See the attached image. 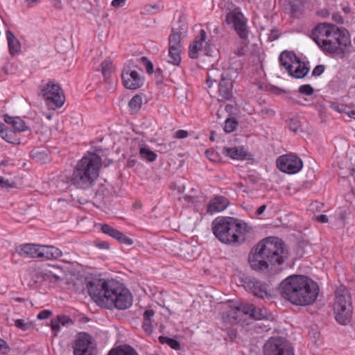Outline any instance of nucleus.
Segmentation results:
<instances>
[{
  "mask_svg": "<svg viewBox=\"0 0 355 355\" xmlns=\"http://www.w3.org/2000/svg\"><path fill=\"white\" fill-rule=\"evenodd\" d=\"M287 255L288 252L282 239L268 237L252 248L248 255V262L253 270L268 272L282 264Z\"/></svg>",
  "mask_w": 355,
  "mask_h": 355,
  "instance_id": "f257e3e1",
  "label": "nucleus"
},
{
  "mask_svg": "<svg viewBox=\"0 0 355 355\" xmlns=\"http://www.w3.org/2000/svg\"><path fill=\"white\" fill-rule=\"evenodd\" d=\"M282 297L297 306L313 304L318 296L319 287L316 282L304 275H291L279 284Z\"/></svg>",
  "mask_w": 355,
  "mask_h": 355,
  "instance_id": "f03ea898",
  "label": "nucleus"
},
{
  "mask_svg": "<svg viewBox=\"0 0 355 355\" xmlns=\"http://www.w3.org/2000/svg\"><path fill=\"white\" fill-rule=\"evenodd\" d=\"M214 236L223 243L232 246L241 245L245 235L252 231L246 223L231 217H218L211 224Z\"/></svg>",
  "mask_w": 355,
  "mask_h": 355,
  "instance_id": "7ed1b4c3",
  "label": "nucleus"
},
{
  "mask_svg": "<svg viewBox=\"0 0 355 355\" xmlns=\"http://www.w3.org/2000/svg\"><path fill=\"white\" fill-rule=\"evenodd\" d=\"M101 166V157L95 153H89L74 167L72 185L80 189L92 188L99 176Z\"/></svg>",
  "mask_w": 355,
  "mask_h": 355,
  "instance_id": "20e7f679",
  "label": "nucleus"
},
{
  "mask_svg": "<svg viewBox=\"0 0 355 355\" xmlns=\"http://www.w3.org/2000/svg\"><path fill=\"white\" fill-rule=\"evenodd\" d=\"M110 290L107 291L108 297L105 296L104 307L112 309L116 308L119 310L128 309L132 304V297L130 291L118 281L109 284Z\"/></svg>",
  "mask_w": 355,
  "mask_h": 355,
  "instance_id": "39448f33",
  "label": "nucleus"
},
{
  "mask_svg": "<svg viewBox=\"0 0 355 355\" xmlns=\"http://www.w3.org/2000/svg\"><path fill=\"white\" fill-rule=\"evenodd\" d=\"M334 311L336 321L342 325L350 322L352 313V297L347 288L344 286H339L336 291Z\"/></svg>",
  "mask_w": 355,
  "mask_h": 355,
  "instance_id": "423d86ee",
  "label": "nucleus"
},
{
  "mask_svg": "<svg viewBox=\"0 0 355 355\" xmlns=\"http://www.w3.org/2000/svg\"><path fill=\"white\" fill-rule=\"evenodd\" d=\"M15 252L23 257L56 259L62 254V251L53 245H40L25 243L17 246Z\"/></svg>",
  "mask_w": 355,
  "mask_h": 355,
  "instance_id": "0eeeda50",
  "label": "nucleus"
},
{
  "mask_svg": "<svg viewBox=\"0 0 355 355\" xmlns=\"http://www.w3.org/2000/svg\"><path fill=\"white\" fill-rule=\"evenodd\" d=\"M351 44L348 31L345 28H339L336 26L331 28L321 49L326 53H334L338 50L343 51Z\"/></svg>",
  "mask_w": 355,
  "mask_h": 355,
  "instance_id": "6e6552de",
  "label": "nucleus"
},
{
  "mask_svg": "<svg viewBox=\"0 0 355 355\" xmlns=\"http://www.w3.org/2000/svg\"><path fill=\"white\" fill-rule=\"evenodd\" d=\"M263 355H295L291 344L284 338L271 337L264 344Z\"/></svg>",
  "mask_w": 355,
  "mask_h": 355,
  "instance_id": "1a4fd4ad",
  "label": "nucleus"
},
{
  "mask_svg": "<svg viewBox=\"0 0 355 355\" xmlns=\"http://www.w3.org/2000/svg\"><path fill=\"white\" fill-rule=\"evenodd\" d=\"M41 93L49 105H53L56 107H61L64 103L65 96L63 90L53 81H49L44 85L41 89Z\"/></svg>",
  "mask_w": 355,
  "mask_h": 355,
  "instance_id": "9d476101",
  "label": "nucleus"
},
{
  "mask_svg": "<svg viewBox=\"0 0 355 355\" xmlns=\"http://www.w3.org/2000/svg\"><path fill=\"white\" fill-rule=\"evenodd\" d=\"M60 279V277L52 270L41 268H31L28 270V284L30 286H37L44 283L55 284Z\"/></svg>",
  "mask_w": 355,
  "mask_h": 355,
  "instance_id": "9b49d317",
  "label": "nucleus"
},
{
  "mask_svg": "<svg viewBox=\"0 0 355 355\" xmlns=\"http://www.w3.org/2000/svg\"><path fill=\"white\" fill-rule=\"evenodd\" d=\"M114 281V279L107 281L99 279L96 282H88L86 287L89 295L96 303L104 306V302H105L104 299H105V296L108 297L107 291L110 290L108 285Z\"/></svg>",
  "mask_w": 355,
  "mask_h": 355,
  "instance_id": "f8f14e48",
  "label": "nucleus"
},
{
  "mask_svg": "<svg viewBox=\"0 0 355 355\" xmlns=\"http://www.w3.org/2000/svg\"><path fill=\"white\" fill-rule=\"evenodd\" d=\"M276 164L280 171L289 174L297 173L303 166L302 159L292 154L284 155L279 157Z\"/></svg>",
  "mask_w": 355,
  "mask_h": 355,
  "instance_id": "ddd939ff",
  "label": "nucleus"
},
{
  "mask_svg": "<svg viewBox=\"0 0 355 355\" xmlns=\"http://www.w3.org/2000/svg\"><path fill=\"white\" fill-rule=\"evenodd\" d=\"M227 24H233L234 28L241 39H246L248 31L246 27V19L243 13L236 8L229 12L225 18Z\"/></svg>",
  "mask_w": 355,
  "mask_h": 355,
  "instance_id": "4468645a",
  "label": "nucleus"
},
{
  "mask_svg": "<svg viewBox=\"0 0 355 355\" xmlns=\"http://www.w3.org/2000/svg\"><path fill=\"white\" fill-rule=\"evenodd\" d=\"M243 286L257 297L264 299L270 297L268 284L250 277L243 279Z\"/></svg>",
  "mask_w": 355,
  "mask_h": 355,
  "instance_id": "2eb2a0df",
  "label": "nucleus"
},
{
  "mask_svg": "<svg viewBox=\"0 0 355 355\" xmlns=\"http://www.w3.org/2000/svg\"><path fill=\"white\" fill-rule=\"evenodd\" d=\"M182 51L181 34L173 31L169 36L168 62L179 66L181 62Z\"/></svg>",
  "mask_w": 355,
  "mask_h": 355,
  "instance_id": "dca6fc26",
  "label": "nucleus"
},
{
  "mask_svg": "<svg viewBox=\"0 0 355 355\" xmlns=\"http://www.w3.org/2000/svg\"><path fill=\"white\" fill-rule=\"evenodd\" d=\"M123 84L129 89H136L142 85V80L136 71L132 70L130 67H125L121 73Z\"/></svg>",
  "mask_w": 355,
  "mask_h": 355,
  "instance_id": "f3484780",
  "label": "nucleus"
},
{
  "mask_svg": "<svg viewBox=\"0 0 355 355\" xmlns=\"http://www.w3.org/2000/svg\"><path fill=\"white\" fill-rule=\"evenodd\" d=\"M335 25L329 23L318 24L311 31V37L321 48L324 40Z\"/></svg>",
  "mask_w": 355,
  "mask_h": 355,
  "instance_id": "a211bd4d",
  "label": "nucleus"
},
{
  "mask_svg": "<svg viewBox=\"0 0 355 355\" xmlns=\"http://www.w3.org/2000/svg\"><path fill=\"white\" fill-rule=\"evenodd\" d=\"M218 93L220 97L224 100H230L233 96L232 75L229 70L225 71V75L221 76L218 85Z\"/></svg>",
  "mask_w": 355,
  "mask_h": 355,
  "instance_id": "6ab92c4d",
  "label": "nucleus"
},
{
  "mask_svg": "<svg viewBox=\"0 0 355 355\" xmlns=\"http://www.w3.org/2000/svg\"><path fill=\"white\" fill-rule=\"evenodd\" d=\"M229 205V200L227 198L218 196L210 200L207 205V211L209 214L220 212L223 211Z\"/></svg>",
  "mask_w": 355,
  "mask_h": 355,
  "instance_id": "aec40b11",
  "label": "nucleus"
},
{
  "mask_svg": "<svg viewBox=\"0 0 355 355\" xmlns=\"http://www.w3.org/2000/svg\"><path fill=\"white\" fill-rule=\"evenodd\" d=\"M206 39V32L204 30H200L199 39L195 40L189 46V55L192 59H196L198 56V52L202 51V44Z\"/></svg>",
  "mask_w": 355,
  "mask_h": 355,
  "instance_id": "412c9836",
  "label": "nucleus"
},
{
  "mask_svg": "<svg viewBox=\"0 0 355 355\" xmlns=\"http://www.w3.org/2000/svg\"><path fill=\"white\" fill-rule=\"evenodd\" d=\"M309 71V68L306 66L304 62L300 60L297 58L294 64V68L288 71L289 75L296 78H303Z\"/></svg>",
  "mask_w": 355,
  "mask_h": 355,
  "instance_id": "4be33fe9",
  "label": "nucleus"
},
{
  "mask_svg": "<svg viewBox=\"0 0 355 355\" xmlns=\"http://www.w3.org/2000/svg\"><path fill=\"white\" fill-rule=\"evenodd\" d=\"M297 59V57L293 52L287 51H283L279 58L281 64L284 67L287 71H290L292 68H294V64Z\"/></svg>",
  "mask_w": 355,
  "mask_h": 355,
  "instance_id": "5701e85b",
  "label": "nucleus"
},
{
  "mask_svg": "<svg viewBox=\"0 0 355 355\" xmlns=\"http://www.w3.org/2000/svg\"><path fill=\"white\" fill-rule=\"evenodd\" d=\"M85 347H94L92 341V337L87 333H79L76 337L74 345V349H84Z\"/></svg>",
  "mask_w": 355,
  "mask_h": 355,
  "instance_id": "b1692460",
  "label": "nucleus"
},
{
  "mask_svg": "<svg viewBox=\"0 0 355 355\" xmlns=\"http://www.w3.org/2000/svg\"><path fill=\"white\" fill-rule=\"evenodd\" d=\"M6 35L8 40L10 53L12 55H15L21 50L20 42L11 31L8 30L6 33Z\"/></svg>",
  "mask_w": 355,
  "mask_h": 355,
  "instance_id": "393cba45",
  "label": "nucleus"
},
{
  "mask_svg": "<svg viewBox=\"0 0 355 355\" xmlns=\"http://www.w3.org/2000/svg\"><path fill=\"white\" fill-rule=\"evenodd\" d=\"M73 324V321L68 316L64 315H58L56 318L51 320V329L55 332V335L60 330V325L68 326Z\"/></svg>",
  "mask_w": 355,
  "mask_h": 355,
  "instance_id": "a878e982",
  "label": "nucleus"
},
{
  "mask_svg": "<svg viewBox=\"0 0 355 355\" xmlns=\"http://www.w3.org/2000/svg\"><path fill=\"white\" fill-rule=\"evenodd\" d=\"M251 308L249 307V304H240L237 306V312H238V324L240 323L241 325L244 324H250V322H248L250 320V314Z\"/></svg>",
  "mask_w": 355,
  "mask_h": 355,
  "instance_id": "bb28decb",
  "label": "nucleus"
},
{
  "mask_svg": "<svg viewBox=\"0 0 355 355\" xmlns=\"http://www.w3.org/2000/svg\"><path fill=\"white\" fill-rule=\"evenodd\" d=\"M223 153L233 159H244L246 156V153L242 147H225L223 149Z\"/></svg>",
  "mask_w": 355,
  "mask_h": 355,
  "instance_id": "cd10ccee",
  "label": "nucleus"
},
{
  "mask_svg": "<svg viewBox=\"0 0 355 355\" xmlns=\"http://www.w3.org/2000/svg\"><path fill=\"white\" fill-rule=\"evenodd\" d=\"M55 184L61 191H66L70 185H72V175L62 173L58 175Z\"/></svg>",
  "mask_w": 355,
  "mask_h": 355,
  "instance_id": "c85d7f7f",
  "label": "nucleus"
},
{
  "mask_svg": "<svg viewBox=\"0 0 355 355\" xmlns=\"http://www.w3.org/2000/svg\"><path fill=\"white\" fill-rule=\"evenodd\" d=\"M154 315L155 311L153 309H147L143 314L144 322L142 328L145 333L148 335L151 334L153 332L152 318H153Z\"/></svg>",
  "mask_w": 355,
  "mask_h": 355,
  "instance_id": "c756f323",
  "label": "nucleus"
},
{
  "mask_svg": "<svg viewBox=\"0 0 355 355\" xmlns=\"http://www.w3.org/2000/svg\"><path fill=\"white\" fill-rule=\"evenodd\" d=\"M107 355H139L137 351L129 345L112 349Z\"/></svg>",
  "mask_w": 355,
  "mask_h": 355,
  "instance_id": "7c9ffc66",
  "label": "nucleus"
},
{
  "mask_svg": "<svg viewBox=\"0 0 355 355\" xmlns=\"http://www.w3.org/2000/svg\"><path fill=\"white\" fill-rule=\"evenodd\" d=\"M251 308L250 314V320H257L267 318V310L266 308H256L253 304H249Z\"/></svg>",
  "mask_w": 355,
  "mask_h": 355,
  "instance_id": "2f4dec72",
  "label": "nucleus"
},
{
  "mask_svg": "<svg viewBox=\"0 0 355 355\" xmlns=\"http://www.w3.org/2000/svg\"><path fill=\"white\" fill-rule=\"evenodd\" d=\"M0 137L8 143L14 145H19L21 143L20 139L17 137L16 132L8 128L3 131V134H1Z\"/></svg>",
  "mask_w": 355,
  "mask_h": 355,
  "instance_id": "473e14b6",
  "label": "nucleus"
},
{
  "mask_svg": "<svg viewBox=\"0 0 355 355\" xmlns=\"http://www.w3.org/2000/svg\"><path fill=\"white\" fill-rule=\"evenodd\" d=\"M237 316H238L237 306H234V307H232L230 309V310L223 313V319L232 324H238Z\"/></svg>",
  "mask_w": 355,
  "mask_h": 355,
  "instance_id": "72a5a7b5",
  "label": "nucleus"
},
{
  "mask_svg": "<svg viewBox=\"0 0 355 355\" xmlns=\"http://www.w3.org/2000/svg\"><path fill=\"white\" fill-rule=\"evenodd\" d=\"M225 75V71L224 73H220L218 69H211L208 71L207 73V83L209 84V87L211 86L213 83H216L218 81H220L221 76Z\"/></svg>",
  "mask_w": 355,
  "mask_h": 355,
  "instance_id": "f704fd0d",
  "label": "nucleus"
},
{
  "mask_svg": "<svg viewBox=\"0 0 355 355\" xmlns=\"http://www.w3.org/2000/svg\"><path fill=\"white\" fill-rule=\"evenodd\" d=\"M139 155L141 157L148 162H153L156 160L157 154L151 150L149 148L142 147L139 150Z\"/></svg>",
  "mask_w": 355,
  "mask_h": 355,
  "instance_id": "c9c22d12",
  "label": "nucleus"
},
{
  "mask_svg": "<svg viewBox=\"0 0 355 355\" xmlns=\"http://www.w3.org/2000/svg\"><path fill=\"white\" fill-rule=\"evenodd\" d=\"M270 322L271 321L268 320L266 318L254 320L253 322H250V324H252V328L254 329H262L263 331H268L271 329L270 325Z\"/></svg>",
  "mask_w": 355,
  "mask_h": 355,
  "instance_id": "e433bc0d",
  "label": "nucleus"
},
{
  "mask_svg": "<svg viewBox=\"0 0 355 355\" xmlns=\"http://www.w3.org/2000/svg\"><path fill=\"white\" fill-rule=\"evenodd\" d=\"M11 320L15 322V326L17 328L22 331H25L34 328V324L31 321H26L23 319H12Z\"/></svg>",
  "mask_w": 355,
  "mask_h": 355,
  "instance_id": "4c0bfd02",
  "label": "nucleus"
},
{
  "mask_svg": "<svg viewBox=\"0 0 355 355\" xmlns=\"http://www.w3.org/2000/svg\"><path fill=\"white\" fill-rule=\"evenodd\" d=\"M101 231L105 234L112 237L113 239H117L118 236L121 235V232L119 230L116 228L107 225L103 224L101 226Z\"/></svg>",
  "mask_w": 355,
  "mask_h": 355,
  "instance_id": "58836bf2",
  "label": "nucleus"
},
{
  "mask_svg": "<svg viewBox=\"0 0 355 355\" xmlns=\"http://www.w3.org/2000/svg\"><path fill=\"white\" fill-rule=\"evenodd\" d=\"M159 341L162 344H167L173 349L178 350L180 349V343L175 339L170 338L164 336H160L159 337Z\"/></svg>",
  "mask_w": 355,
  "mask_h": 355,
  "instance_id": "ea45409f",
  "label": "nucleus"
},
{
  "mask_svg": "<svg viewBox=\"0 0 355 355\" xmlns=\"http://www.w3.org/2000/svg\"><path fill=\"white\" fill-rule=\"evenodd\" d=\"M142 105V98L139 95L134 96L130 101L128 105L129 107L134 112L139 111Z\"/></svg>",
  "mask_w": 355,
  "mask_h": 355,
  "instance_id": "a19ab883",
  "label": "nucleus"
},
{
  "mask_svg": "<svg viewBox=\"0 0 355 355\" xmlns=\"http://www.w3.org/2000/svg\"><path fill=\"white\" fill-rule=\"evenodd\" d=\"M309 336L311 342L316 347H320L322 344L320 333L315 329H311L309 332Z\"/></svg>",
  "mask_w": 355,
  "mask_h": 355,
  "instance_id": "79ce46f5",
  "label": "nucleus"
},
{
  "mask_svg": "<svg viewBox=\"0 0 355 355\" xmlns=\"http://www.w3.org/2000/svg\"><path fill=\"white\" fill-rule=\"evenodd\" d=\"M238 125L237 121L234 118H227L225 121L224 130L226 132H232L236 130Z\"/></svg>",
  "mask_w": 355,
  "mask_h": 355,
  "instance_id": "37998d69",
  "label": "nucleus"
},
{
  "mask_svg": "<svg viewBox=\"0 0 355 355\" xmlns=\"http://www.w3.org/2000/svg\"><path fill=\"white\" fill-rule=\"evenodd\" d=\"M74 355H96V349L95 347H85L84 349H74Z\"/></svg>",
  "mask_w": 355,
  "mask_h": 355,
  "instance_id": "c03bdc74",
  "label": "nucleus"
},
{
  "mask_svg": "<svg viewBox=\"0 0 355 355\" xmlns=\"http://www.w3.org/2000/svg\"><path fill=\"white\" fill-rule=\"evenodd\" d=\"M13 128L15 132H20L26 130L28 127L21 119L17 117L16 121L13 124Z\"/></svg>",
  "mask_w": 355,
  "mask_h": 355,
  "instance_id": "a18cd8bd",
  "label": "nucleus"
},
{
  "mask_svg": "<svg viewBox=\"0 0 355 355\" xmlns=\"http://www.w3.org/2000/svg\"><path fill=\"white\" fill-rule=\"evenodd\" d=\"M288 126L291 131L298 132L300 130L301 122L298 118H293L290 119Z\"/></svg>",
  "mask_w": 355,
  "mask_h": 355,
  "instance_id": "49530a36",
  "label": "nucleus"
},
{
  "mask_svg": "<svg viewBox=\"0 0 355 355\" xmlns=\"http://www.w3.org/2000/svg\"><path fill=\"white\" fill-rule=\"evenodd\" d=\"M102 73L105 79L108 78L112 73L111 63L108 61H104L101 64Z\"/></svg>",
  "mask_w": 355,
  "mask_h": 355,
  "instance_id": "de8ad7c7",
  "label": "nucleus"
},
{
  "mask_svg": "<svg viewBox=\"0 0 355 355\" xmlns=\"http://www.w3.org/2000/svg\"><path fill=\"white\" fill-rule=\"evenodd\" d=\"M331 107L334 110H335L339 113L347 114V112L349 111V107H348L347 105H346L345 104H342V103H333L331 105Z\"/></svg>",
  "mask_w": 355,
  "mask_h": 355,
  "instance_id": "09e8293b",
  "label": "nucleus"
},
{
  "mask_svg": "<svg viewBox=\"0 0 355 355\" xmlns=\"http://www.w3.org/2000/svg\"><path fill=\"white\" fill-rule=\"evenodd\" d=\"M141 63L145 66L147 73L151 74L154 72L153 64L146 57L142 56L140 58Z\"/></svg>",
  "mask_w": 355,
  "mask_h": 355,
  "instance_id": "8fccbe9b",
  "label": "nucleus"
},
{
  "mask_svg": "<svg viewBox=\"0 0 355 355\" xmlns=\"http://www.w3.org/2000/svg\"><path fill=\"white\" fill-rule=\"evenodd\" d=\"M247 51H248V44L246 42H243L234 51V53L236 56H242L245 54Z\"/></svg>",
  "mask_w": 355,
  "mask_h": 355,
  "instance_id": "3c124183",
  "label": "nucleus"
},
{
  "mask_svg": "<svg viewBox=\"0 0 355 355\" xmlns=\"http://www.w3.org/2000/svg\"><path fill=\"white\" fill-rule=\"evenodd\" d=\"M313 88L310 85H303L299 87V92L302 94L311 95L313 93Z\"/></svg>",
  "mask_w": 355,
  "mask_h": 355,
  "instance_id": "603ef678",
  "label": "nucleus"
},
{
  "mask_svg": "<svg viewBox=\"0 0 355 355\" xmlns=\"http://www.w3.org/2000/svg\"><path fill=\"white\" fill-rule=\"evenodd\" d=\"M173 143L158 144V151L162 153H168V151L171 150L173 148Z\"/></svg>",
  "mask_w": 355,
  "mask_h": 355,
  "instance_id": "864d4df0",
  "label": "nucleus"
},
{
  "mask_svg": "<svg viewBox=\"0 0 355 355\" xmlns=\"http://www.w3.org/2000/svg\"><path fill=\"white\" fill-rule=\"evenodd\" d=\"M119 242L130 245L133 243V241L132 239L128 237L126 235H125L123 232H121V235H119L116 239Z\"/></svg>",
  "mask_w": 355,
  "mask_h": 355,
  "instance_id": "5fc2aeb1",
  "label": "nucleus"
},
{
  "mask_svg": "<svg viewBox=\"0 0 355 355\" xmlns=\"http://www.w3.org/2000/svg\"><path fill=\"white\" fill-rule=\"evenodd\" d=\"M205 155H206L207 157L212 162H217L219 159V155L214 150H211V149L207 150L205 151Z\"/></svg>",
  "mask_w": 355,
  "mask_h": 355,
  "instance_id": "6e6d98bb",
  "label": "nucleus"
},
{
  "mask_svg": "<svg viewBox=\"0 0 355 355\" xmlns=\"http://www.w3.org/2000/svg\"><path fill=\"white\" fill-rule=\"evenodd\" d=\"M325 67L323 64L317 65L312 71L313 76H319L324 71Z\"/></svg>",
  "mask_w": 355,
  "mask_h": 355,
  "instance_id": "4d7b16f0",
  "label": "nucleus"
},
{
  "mask_svg": "<svg viewBox=\"0 0 355 355\" xmlns=\"http://www.w3.org/2000/svg\"><path fill=\"white\" fill-rule=\"evenodd\" d=\"M188 132L184 130H179L175 132V137L177 139H184L188 136Z\"/></svg>",
  "mask_w": 355,
  "mask_h": 355,
  "instance_id": "13d9d810",
  "label": "nucleus"
},
{
  "mask_svg": "<svg viewBox=\"0 0 355 355\" xmlns=\"http://www.w3.org/2000/svg\"><path fill=\"white\" fill-rule=\"evenodd\" d=\"M51 314V312L50 311L44 310L38 313L37 318L39 320H44V319L48 318Z\"/></svg>",
  "mask_w": 355,
  "mask_h": 355,
  "instance_id": "bf43d9fd",
  "label": "nucleus"
},
{
  "mask_svg": "<svg viewBox=\"0 0 355 355\" xmlns=\"http://www.w3.org/2000/svg\"><path fill=\"white\" fill-rule=\"evenodd\" d=\"M332 19L337 24H343V18L338 12H334L332 15Z\"/></svg>",
  "mask_w": 355,
  "mask_h": 355,
  "instance_id": "052dcab7",
  "label": "nucleus"
},
{
  "mask_svg": "<svg viewBox=\"0 0 355 355\" xmlns=\"http://www.w3.org/2000/svg\"><path fill=\"white\" fill-rule=\"evenodd\" d=\"M16 119L17 117L10 116L7 114L3 115L4 121L7 123L11 124L12 126L16 121Z\"/></svg>",
  "mask_w": 355,
  "mask_h": 355,
  "instance_id": "680f3d73",
  "label": "nucleus"
},
{
  "mask_svg": "<svg viewBox=\"0 0 355 355\" xmlns=\"http://www.w3.org/2000/svg\"><path fill=\"white\" fill-rule=\"evenodd\" d=\"M0 187L1 188L12 187V186L9 183L8 180H5L1 176H0Z\"/></svg>",
  "mask_w": 355,
  "mask_h": 355,
  "instance_id": "e2e57ef3",
  "label": "nucleus"
},
{
  "mask_svg": "<svg viewBox=\"0 0 355 355\" xmlns=\"http://www.w3.org/2000/svg\"><path fill=\"white\" fill-rule=\"evenodd\" d=\"M125 1L126 0H113L112 1V6L116 8L121 7L124 4Z\"/></svg>",
  "mask_w": 355,
  "mask_h": 355,
  "instance_id": "0e129e2a",
  "label": "nucleus"
},
{
  "mask_svg": "<svg viewBox=\"0 0 355 355\" xmlns=\"http://www.w3.org/2000/svg\"><path fill=\"white\" fill-rule=\"evenodd\" d=\"M279 35L275 30H272L270 34L268 36V40L274 41L278 38Z\"/></svg>",
  "mask_w": 355,
  "mask_h": 355,
  "instance_id": "69168bd1",
  "label": "nucleus"
},
{
  "mask_svg": "<svg viewBox=\"0 0 355 355\" xmlns=\"http://www.w3.org/2000/svg\"><path fill=\"white\" fill-rule=\"evenodd\" d=\"M96 246L101 249H108L109 245L106 242H98L96 243Z\"/></svg>",
  "mask_w": 355,
  "mask_h": 355,
  "instance_id": "338daca9",
  "label": "nucleus"
},
{
  "mask_svg": "<svg viewBox=\"0 0 355 355\" xmlns=\"http://www.w3.org/2000/svg\"><path fill=\"white\" fill-rule=\"evenodd\" d=\"M318 220L321 222V223H327L328 222V218L326 215L324 214H322L319 216H318Z\"/></svg>",
  "mask_w": 355,
  "mask_h": 355,
  "instance_id": "774afa93",
  "label": "nucleus"
}]
</instances>
